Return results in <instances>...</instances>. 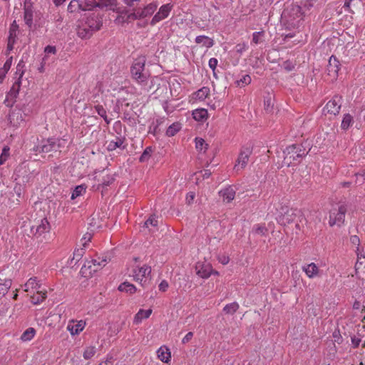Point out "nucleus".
Wrapping results in <instances>:
<instances>
[{
  "instance_id": "nucleus-26",
  "label": "nucleus",
  "mask_w": 365,
  "mask_h": 365,
  "mask_svg": "<svg viewBox=\"0 0 365 365\" xmlns=\"http://www.w3.org/2000/svg\"><path fill=\"white\" fill-rule=\"evenodd\" d=\"M193 118L198 122H204L208 118V113L205 108H197L192 111Z\"/></svg>"
},
{
  "instance_id": "nucleus-5",
  "label": "nucleus",
  "mask_w": 365,
  "mask_h": 365,
  "mask_svg": "<svg viewBox=\"0 0 365 365\" xmlns=\"http://www.w3.org/2000/svg\"><path fill=\"white\" fill-rule=\"evenodd\" d=\"M158 6L157 1H153L150 4L145 5L142 8L136 9L133 12L128 15V18L130 19H143L147 17H150L154 14Z\"/></svg>"
},
{
  "instance_id": "nucleus-9",
  "label": "nucleus",
  "mask_w": 365,
  "mask_h": 365,
  "mask_svg": "<svg viewBox=\"0 0 365 365\" xmlns=\"http://www.w3.org/2000/svg\"><path fill=\"white\" fill-rule=\"evenodd\" d=\"M107 263V258L103 257L102 258L98 257V259H93L91 261H88L86 264H84L81 272L85 276L91 275L93 273L96 272L99 267H104Z\"/></svg>"
},
{
  "instance_id": "nucleus-19",
  "label": "nucleus",
  "mask_w": 365,
  "mask_h": 365,
  "mask_svg": "<svg viewBox=\"0 0 365 365\" xmlns=\"http://www.w3.org/2000/svg\"><path fill=\"white\" fill-rule=\"evenodd\" d=\"M210 93V88L204 86L192 94L191 101L192 103L202 102L209 96Z\"/></svg>"
},
{
  "instance_id": "nucleus-25",
  "label": "nucleus",
  "mask_w": 365,
  "mask_h": 365,
  "mask_svg": "<svg viewBox=\"0 0 365 365\" xmlns=\"http://www.w3.org/2000/svg\"><path fill=\"white\" fill-rule=\"evenodd\" d=\"M340 63L336 57L331 56L329 60L328 71L330 75H333L334 77L337 76L339 71Z\"/></svg>"
},
{
  "instance_id": "nucleus-41",
  "label": "nucleus",
  "mask_w": 365,
  "mask_h": 365,
  "mask_svg": "<svg viewBox=\"0 0 365 365\" xmlns=\"http://www.w3.org/2000/svg\"><path fill=\"white\" fill-rule=\"evenodd\" d=\"M20 88V83L19 82H16L13 84L10 91L8 92L6 97L7 98H16L19 93Z\"/></svg>"
},
{
  "instance_id": "nucleus-18",
  "label": "nucleus",
  "mask_w": 365,
  "mask_h": 365,
  "mask_svg": "<svg viewBox=\"0 0 365 365\" xmlns=\"http://www.w3.org/2000/svg\"><path fill=\"white\" fill-rule=\"evenodd\" d=\"M197 274L203 279L208 278L212 273V265L206 262H198L195 265Z\"/></svg>"
},
{
  "instance_id": "nucleus-51",
  "label": "nucleus",
  "mask_w": 365,
  "mask_h": 365,
  "mask_svg": "<svg viewBox=\"0 0 365 365\" xmlns=\"http://www.w3.org/2000/svg\"><path fill=\"white\" fill-rule=\"evenodd\" d=\"M115 178L111 175H107L106 176L103 177V181H102V185L103 186H108L110 185L113 181Z\"/></svg>"
},
{
  "instance_id": "nucleus-14",
  "label": "nucleus",
  "mask_w": 365,
  "mask_h": 365,
  "mask_svg": "<svg viewBox=\"0 0 365 365\" xmlns=\"http://www.w3.org/2000/svg\"><path fill=\"white\" fill-rule=\"evenodd\" d=\"M60 147V140L56 138H48L42 141L41 145L37 147V150L41 153H49L57 150Z\"/></svg>"
},
{
  "instance_id": "nucleus-40",
  "label": "nucleus",
  "mask_w": 365,
  "mask_h": 365,
  "mask_svg": "<svg viewBox=\"0 0 365 365\" xmlns=\"http://www.w3.org/2000/svg\"><path fill=\"white\" fill-rule=\"evenodd\" d=\"M96 352V348L95 346H86L84 349L83 356L85 359H91Z\"/></svg>"
},
{
  "instance_id": "nucleus-17",
  "label": "nucleus",
  "mask_w": 365,
  "mask_h": 365,
  "mask_svg": "<svg viewBox=\"0 0 365 365\" xmlns=\"http://www.w3.org/2000/svg\"><path fill=\"white\" fill-rule=\"evenodd\" d=\"M50 225L46 218L41 219L31 228V233L35 236H41L44 233L48 232Z\"/></svg>"
},
{
  "instance_id": "nucleus-27",
  "label": "nucleus",
  "mask_w": 365,
  "mask_h": 365,
  "mask_svg": "<svg viewBox=\"0 0 365 365\" xmlns=\"http://www.w3.org/2000/svg\"><path fill=\"white\" fill-rule=\"evenodd\" d=\"M223 201L230 202L234 200L235 196V190L232 187H228L220 192Z\"/></svg>"
},
{
  "instance_id": "nucleus-35",
  "label": "nucleus",
  "mask_w": 365,
  "mask_h": 365,
  "mask_svg": "<svg viewBox=\"0 0 365 365\" xmlns=\"http://www.w3.org/2000/svg\"><path fill=\"white\" fill-rule=\"evenodd\" d=\"M195 142L196 149L200 153H205L208 145L205 143V140L201 138H195Z\"/></svg>"
},
{
  "instance_id": "nucleus-60",
  "label": "nucleus",
  "mask_w": 365,
  "mask_h": 365,
  "mask_svg": "<svg viewBox=\"0 0 365 365\" xmlns=\"http://www.w3.org/2000/svg\"><path fill=\"white\" fill-rule=\"evenodd\" d=\"M218 261H219L221 264H222L225 265V264H228V263H229V262H230V258H229V257H227V256H226V255L219 256V257H218Z\"/></svg>"
},
{
  "instance_id": "nucleus-4",
  "label": "nucleus",
  "mask_w": 365,
  "mask_h": 365,
  "mask_svg": "<svg viewBox=\"0 0 365 365\" xmlns=\"http://www.w3.org/2000/svg\"><path fill=\"white\" fill-rule=\"evenodd\" d=\"M151 267L147 264L137 266L134 267L130 275L133 279L140 284L141 286L145 287L151 279Z\"/></svg>"
},
{
  "instance_id": "nucleus-36",
  "label": "nucleus",
  "mask_w": 365,
  "mask_h": 365,
  "mask_svg": "<svg viewBox=\"0 0 365 365\" xmlns=\"http://www.w3.org/2000/svg\"><path fill=\"white\" fill-rule=\"evenodd\" d=\"M123 141L120 138L116 139V140H111L108 142L107 145V149L109 151L115 150L116 148H122L124 149V146H123Z\"/></svg>"
},
{
  "instance_id": "nucleus-11",
  "label": "nucleus",
  "mask_w": 365,
  "mask_h": 365,
  "mask_svg": "<svg viewBox=\"0 0 365 365\" xmlns=\"http://www.w3.org/2000/svg\"><path fill=\"white\" fill-rule=\"evenodd\" d=\"M342 99L341 96H334L331 100H329L323 108L324 113H329L334 115L339 114Z\"/></svg>"
},
{
  "instance_id": "nucleus-56",
  "label": "nucleus",
  "mask_w": 365,
  "mask_h": 365,
  "mask_svg": "<svg viewBox=\"0 0 365 365\" xmlns=\"http://www.w3.org/2000/svg\"><path fill=\"white\" fill-rule=\"evenodd\" d=\"M195 197V193L194 192H189L186 195V197H185L186 203L188 205L192 204Z\"/></svg>"
},
{
  "instance_id": "nucleus-8",
  "label": "nucleus",
  "mask_w": 365,
  "mask_h": 365,
  "mask_svg": "<svg viewBox=\"0 0 365 365\" xmlns=\"http://www.w3.org/2000/svg\"><path fill=\"white\" fill-rule=\"evenodd\" d=\"M98 6V4L95 0H72L68 6V10L71 13L91 11Z\"/></svg>"
},
{
  "instance_id": "nucleus-12",
  "label": "nucleus",
  "mask_w": 365,
  "mask_h": 365,
  "mask_svg": "<svg viewBox=\"0 0 365 365\" xmlns=\"http://www.w3.org/2000/svg\"><path fill=\"white\" fill-rule=\"evenodd\" d=\"M252 152V150L250 145H246L242 148L235 165V168L236 170H238L246 167Z\"/></svg>"
},
{
  "instance_id": "nucleus-62",
  "label": "nucleus",
  "mask_w": 365,
  "mask_h": 365,
  "mask_svg": "<svg viewBox=\"0 0 365 365\" xmlns=\"http://www.w3.org/2000/svg\"><path fill=\"white\" fill-rule=\"evenodd\" d=\"M16 40L8 38L7 50L11 51L14 48Z\"/></svg>"
},
{
  "instance_id": "nucleus-1",
  "label": "nucleus",
  "mask_w": 365,
  "mask_h": 365,
  "mask_svg": "<svg viewBox=\"0 0 365 365\" xmlns=\"http://www.w3.org/2000/svg\"><path fill=\"white\" fill-rule=\"evenodd\" d=\"M315 0H302V6L292 4L282 12V16L292 27H297L309 11L314 6Z\"/></svg>"
},
{
  "instance_id": "nucleus-59",
  "label": "nucleus",
  "mask_w": 365,
  "mask_h": 365,
  "mask_svg": "<svg viewBox=\"0 0 365 365\" xmlns=\"http://www.w3.org/2000/svg\"><path fill=\"white\" fill-rule=\"evenodd\" d=\"M236 51L239 53H242L247 50V45L245 43H239L235 46Z\"/></svg>"
},
{
  "instance_id": "nucleus-54",
  "label": "nucleus",
  "mask_w": 365,
  "mask_h": 365,
  "mask_svg": "<svg viewBox=\"0 0 365 365\" xmlns=\"http://www.w3.org/2000/svg\"><path fill=\"white\" fill-rule=\"evenodd\" d=\"M169 284L166 280H162L158 285V289L160 292H165L168 290Z\"/></svg>"
},
{
  "instance_id": "nucleus-21",
  "label": "nucleus",
  "mask_w": 365,
  "mask_h": 365,
  "mask_svg": "<svg viewBox=\"0 0 365 365\" xmlns=\"http://www.w3.org/2000/svg\"><path fill=\"white\" fill-rule=\"evenodd\" d=\"M152 312V309H140L133 317V324L136 325L140 324L143 320L147 319L150 317Z\"/></svg>"
},
{
  "instance_id": "nucleus-42",
  "label": "nucleus",
  "mask_w": 365,
  "mask_h": 365,
  "mask_svg": "<svg viewBox=\"0 0 365 365\" xmlns=\"http://www.w3.org/2000/svg\"><path fill=\"white\" fill-rule=\"evenodd\" d=\"M239 309V304L237 302H232L225 306L223 311L226 314H232Z\"/></svg>"
},
{
  "instance_id": "nucleus-61",
  "label": "nucleus",
  "mask_w": 365,
  "mask_h": 365,
  "mask_svg": "<svg viewBox=\"0 0 365 365\" xmlns=\"http://www.w3.org/2000/svg\"><path fill=\"white\" fill-rule=\"evenodd\" d=\"M193 336V333L192 331H189L182 339V344H186L189 342Z\"/></svg>"
},
{
  "instance_id": "nucleus-58",
  "label": "nucleus",
  "mask_w": 365,
  "mask_h": 365,
  "mask_svg": "<svg viewBox=\"0 0 365 365\" xmlns=\"http://www.w3.org/2000/svg\"><path fill=\"white\" fill-rule=\"evenodd\" d=\"M217 59L215 58H211L210 60H209V62H208V65H209V67L212 70V71H215L217 66Z\"/></svg>"
},
{
  "instance_id": "nucleus-13",
  "label": "nucleus",
  "mask_w": 365,
  "mask_h": 365,
  "mask_svg": "<svg viewBox=\"0 0 365 365\" xmlns=\"http://www.w3.org/2000/svg\"><path fill=\"white\" fill-rule=\"evenodd\" d=\"M86 16L83 24L93 31L99 30L102 26V21L99 14L96 12H91L86 14Z\"/></svg>"
},
{
  "instance_id": "nucleus-43",
  "label": "nucleus",
  "mask_w": 365,
  "mask_h": 365,
  "mask_svg": "<svg viewBox=\"0 0 365 365\" xmlns=\"http://www.w3.org/2000/svg\"><path fill=\"white\" fill-rule=\"evenodd\" d=\"M251 77L250 75H244L242 76L240 79L237 81L236 83L238 86H244L245 85H248L251 83Z\"/></svg>"
},
{
  "instance_id": "nucleus-57",
  "label": "nucleus",
  "mask_w": 365,
  "mask_h": 365,
  "mask_svg": "<svg viewBox=\"0 0 365 365\" xmlns=\"http://www.w3.org/2000/svg\"><path fill=\"white\" fill-rule=\"evenodd\" d=\"M11 64H12V57H10L6 61L3 67L1 68L3 70H5V71L8 72L11 66Z\"/></svg>"
},
{
  "instance_id": "nucleus-29",
  "label": "nucleus",
  "mask_w": 365,
  "mask_h": 365,
  "mask_svg": "<svg viewBox=\"0 0 365 365\" xmlns=\"http://www.w3.org/2000/svg\"><path fill=\"white\" fill-rule=\"evenodd\" d=\"M36 293L31 296V302L34 304H39L46 298V291L45 289H41L36 292Z\"/></svg>"
},
{
  "instance_id": "nucleus-44",
  "label": "nucleus",
  "mask_w": 365,
  "mask_h": 365,
  "mask_svg": "<svg viewBox=\"0 0 365 365\" xmlns=\"http://www.w3.org/2000/svg\"><path fill=\"white\" fill-rule=\"evenodd\" d=\"M264 31H257L252 34V42L255 44H259L262 42V37L264 36Z\"/></svg>"
},
{
  "instance_id": "nucleus-22",
  "label": "nucleus",
  "mask_w": 365,
  "mask_h": 365,
  "mask_svg": "<svg viewBox=\"0 0 365 365\" xmlns=\"http://www.w3.org/2000/svg\"><path fill=\"white\" fill-rule=\"evenodd\" d=\"M356 274L359 278H365V257L358 255L357 261L355 264Z\"/></svg>"
},
{
  "instance_id": "nucleus-53",
  "label": "nucleus",
  "mask_w": 365,
  "mask_h": 365,
  "mask_svg": "<svg viewBox=\"0 0 365 365\" xmlns=\"http://www.w3.org/2000/svg\"><path fill=\"white\" fill-rule=\"evenodd\" d=\"M253 232L255 234L264 235H265V232H267V229L264 226L257 225L254 227Z\"/></svg>"
},
{
  "instance_id": "nucleus-23",
  "label": "nucleus",
  "mask_w": 365,
  "mask_h": 365,
  "mask_svg": "<svg viewBox=\"0 0 365 365\" xmlns=\"http://www.w3.org/2000/svg\"><path fill=\"white\" fill-rule=\"evenodd\" d=\"M158 358L164 363H169L171 360V352L168 346H161L157 350Z\"/></svg>"
},
{
  "instance_id": "nucleus-20",
  "label": "nucleus",
  "mask_w": 365,
  "mask_h": 365,
  "mask_svg": "<svg viewBox=\"0 0 365 365\" xmlns=\"http://www.w3.org/2000/svg\"><path fill=\"white\" fill-rule=\"evenodd\" d=\"M41 283L37 277H31L24 284V291L26 292H36L41 290Z\"/></svg>"
},
{
  "instance_id": "nucleus-2",
  "label": "nucleus",
  "mask_w": 365,
  "mask_h": 365,
  "mask_svg": "<svg viewBox=\"0 0 365 365\" xmlns=\"http://www.w3.org/2000/svg\"><path fill=\"white\" fill-rule=\"evenodd\" d=\"M284 163L287 166L295 165L306 155L305 149L301 145H292L284 150Z\"/></svg>"
},
{
  "instance_id": "nucleus-33",
  "label": "nucleus",
  "mask_w": 365,
  "mask_h": 365,
  "mask_svg": "<svg viewBox=\"0 0 365 365\" xmlns=\"http://www.w3.org/2000/svg\"><path fill=\"white\" fill-rule=\"evenodd\" d=\"M87 187L85 185H80L75 187L71 194V199L74 200L86 193Z\"/></svg>"
},
{
  "instance_id": "nucleus-46",
  "label": "nucleus",
  "mask_w": 365,
  "mask_h": 365,
  "mask_svg": "<svg viewBox=\"0 0 365 365\" xmlns=\"http://www.w3.org/2000/svg\"><path fill=\"white\" fill-rule=\"evenodd\" d=\"M83 254H84V251H83V248L76 250L74 251V252H73V258L71 259V262L75 260L76 262H75L74 264H76L81 259V257H83ZM71 264H72V262H71Z\"/></svg>"
},
{
  "instance_id": "nucleus-64",
  "label": "nucleus",
  "mask_w": 365,
  "mask_h": 365,
  "mask_svg": "<svg viewBox=\"0 0 365 365\" xmlns=\"http://www.w3.org/2000/svg\"><path fill=\"white\" fill-rule=\"evenodd\" d=\"M197 175H202L203 176V178H208L210 175H211V173L210 170H204L203 172L202 171H200V173H197Z\"/></svg>"
},
{
  "instance_id": "nucleus-6",
  "label": "nucleus",
  "mask_w": 365,
  "mask_h": 365,
  "mask_svg": "<svg viewBox=\"0 0 365 365\" xmlns=\"http://www.w3.org/2000/svg\"><path fill=\"white\" fill-rule=\"evenodd\" d=\"M346 207L345 205H337L334 207L329 213V224L331 227L337 225L340 227L344 222Z\"/></svg>"
},
{
  "instance_id": "nucleus-39",
  "label": "nucleus",
  "mask_w": 365,
  "mask_h": 365,
  "mask_svg": "<svg viewBox=\"0 0 365 365\" xmlns=\"http://www.w3.org/2000/svg\"><path fill=\"white\" fill-rule=\"evenodd\" d=\"M352 123H353L352 116L349 113L345 114V115H344L341 127L343 130H347L352 125Z\"/></svg>"
},
{
  "instance_id": "nucleus-32",
  "label": "nucleus",
  "mask_w": 365,
  "mask_h": 365,
  "mask_svg": "<svg viewBox=\"0 0 365 365\" xmlns=\"http://www.w3.org/2000/svg\"><path fill=\"white\" fill-rule=\"evenodd\" d=\"M118 289L120 292H124L129 294H133L136 292L135 286L127 282L121 283L118 287Z\"/></svg>"
},
{
  "instance_id": "nucleus-49",
  "label": "nucleus",
  "mask_w": 365,
  "mask_h": 365,
  "mask_svg": "<svg viewBox=\"0 0 365 365\" xmlns=\"http://www.w3.org/2000/svg\"><path fill=\"white\" fill-rule=\"evenodd\" d=\"M152 151H153V150L150 147L146 148L145 150L143 151V153H142V155L140 157V162L146 161L150 156Z\"/></svg>"
},
{
  "instance_id": "nucleus-31",
  "label": "nucleus",
  "mask_w": 365,
  "mask_h": 365,
  "mask_svg": "<svg viewBox=\"0 0 365 365\" xmlns=\"http://www.w3.org/2000/svg\"><path fill=\"white\" fill-rule=\"evenodd\" d=\"M93 31L90 28L86 26L83 24L78 29V36L81 38H88L92 36Z\"/></svg>"
},
{
  "instance_id": "nucleus-38",
  "label": "nucleus",
  "mask_w": 365,
  "mask_h": 365,
  "mask_svg": "<svg viewBox=\"0 0 365 365\" xmlns=\"http://www.w3.org/2000/svg\"><path fill=\"white\" fill-rule=\"evenodd\" d=\"M180 128L181 127L180 123H174L168 128L166 135L169 137L174 136L180 130Z\"/></svg>"
},
{
  "instance_id": "nucleus-10",
  "label": "nucleus",
  "mask_w": 365,
  "mask_h": 365,
  "mask_svg": "<svg viewBox=\"0 0 365 365\" xmlns=\"http://www.w3.org/2000/svg\"><path fill=\"white\" fill-rule=\"evenodd\" d=\"M173 9V4L170 3L165 4L160 6L158 11L153 16L150 23V25L154 26L161 21L167 19Z\"/></svg>"
},
{
  "instance_id": "nucleus-15",
  "label": "nucleus",
  "mask_w": 365,
  "mask_h": 365,
  "mask_svg": "<svg viewBox=\"0 0 365 365\" xmlns=\"http://www.w3.org/2000/svg\"><path fill=\"white\" fill-rule=\"evenodd\" d=\"M86 322L85 320H74L68 321L66 329L70 332L71 336L78 335L86 327Z\"/></svg>"
},
{
  "instance_id": "nucleus-45",
  "label": "nucleus",
  "mask_w": 365,
  "mask_h": 365,
  "mask_svg": "<svg viewBox=\"0 0 365 365\" xmlns=\"http://www.w3.org/2000/svg\"><path fill=\"white\" fill-rule=\"evenodd\" d=\"M17 31H18V25L16 24V21H14L12 23V24L11 25V27L9 29V38L16 40Z\"/></svg>"
},
{
  "instance_id": "nucleus-50",
  "label": "nucleus",
  "mask_w": 365,
  "mask_h": 365,
  "mask_svg": "<svg viewBox=\"0 0 365 365\" xmlns=\"http://www.w3.org/2000/svg\"><path fill=\"white\" fill-rule=\"evenodd\" d=\"M44 52H45L46 56L43 58V61L46 60V58L47 57V56H48L50 54H56V48L54 46H50V45L47 46L44 48Z\"/></svg>"
},
{
  "instance_id": "nucleus-55",
  "label": "nucleus",
  "mask_w": 365,
  "mask_h": 365,
  "mask_svg": "<svg viewBox=\"0 0 365 365\" xmlns=\"http://www.w3.org/2000/svg\"><path fill=\"white\" fill-rule=\"evenodd\" d=\"M163 108L168 114L172 113L175 109V107L171 106L169 102L168 101L163 103Z\"/></svg>"
},
{
  "instance_id": "nucleus-47",
  "label": "nucleus",
  "mask_w": 365,
  "mask_h": 365,
  "mask_svg": "<svg viewBox=\"0 0 365 365\" xmlns=\"http://www.w3.org/2000/svg\"><path fill=\"white\" fill-rule=\"evenodd\" d=\"M9 156V148L7 146H5L3 148L2 153L0 155V165H3L6 161Z\"/></svg>"
},
{
  "instance_id": "nucleus-34",
  "label": "nucleus",
  "mask_w": 365,
  "mask_h": 365,
  "mask_svg": "<svg viewBox=\"0 0 365 365\" xmlns=\"http://www.w3.org/2000/svg\"><path fill=\"white\" fill-rule=\"evenodd\" d=\"M11 286V280L9 279H0V295H4Z\"/></svg>"
},
{
  "instance_id": "nucleus-37",
  "label": "nucleus",
  "mask_w": 365,
  "mask_h": 365,
  "mask_svg": "<svg viewBox=\"0 0 365 365\" xmlns=\"http://www.w3.org/2000/svg\"><path fill=\"white\" fill-rule=\"evenodd\" d=\"M95 110L97 113L103 118L107 124L110 123L111 119L108 118L106 109L101 105H97L95 106Z\"/></svg>"
},
{
  "instance_id": "nucleus-30",
  "label": "nucleus",
  "mask_w": 365,
  "mask_h": 365,
  "mask_svg": "<svg viewBox=\"0 0 365 365\" xmlns=\"http://www.w3.org/2000/svg\"><path fill=\"white\" fill-rule=\"evenodd\" d=\"M36 329L33 327H29L26 329L21 335L20 340L22 342H28L34 339L36 335Z\"/></svg>"
},
{
  "instance_id": "nucleus-24",
  "label": "nucleus",
  "mask_w": 365,
  "mask_h": 365,
  "mask_svg": "<svg viewBox=\"0 0 365 365\" xmlns=\"http://www.w3.org/2000/svg\"><path fill=\"white\" fill-rule=\"evenodd\" d=\"M34 11L32 6L27 3L26 1L24 3V21L26 24L31 27L33 24Z\"/></svg>"
},
{
  "instance_id": "nucleus-48",
  "label": "nucleus",
  "mask_w": 365,
  "mask_h": 365,
  "mask_svg": "<svg viewBox=\"0 0 365 365\" xmlns=\"http://www.w3.org/2000/svg\"><path fill=\"white\" fill-rule=\"evenodd\" d=\"M158 225V220L155 215L150 216L145 222V226L147 228H150V227H155Z\"/></svg>"
},
{
  "instance_id": "nucleus-28",
  "label": "nucleus",
  "mask_w": 365,
  "mask_h": 365,
  "mask_svg": "<svg viewBox=\"0 0 365 365\" xmlns=\"http://www.w3.org/2000/svg\"><path fill=\"white\" fill-rule=\"evenodd\" d=\"M195 42L198 44H202V46L207 48H210L214 45L213 39L207 36H197L195 38Z\"/></svg>"
},
{
  "instance_id": "nucleus-16",
  "label": "nucleus",
  "mask_w": 365,
  "mask_h": 365,
  "mask_svg": "<svg viewBox=\"0 0 365 365\" xmlns=\"http://www.w3.org/2000/svg\"><path fill=\"white\" fill-rule=\"evenodd\" d=\"M302 269L309 279L319 277L322 272L319 267L314 262L304 264Z\"/></svg>"
},
{
  "instance_id": "nucleus-52",
  "label": "nucleus",
  "mask_w": 365,
  "mask_h": 365,
  "mask_svg": "<svg viewBox=\"0 0 365 365\" xmlns=\"http://www.w3.org/2000/svg\"><path fill=\"white\" fill-rule=\"evenodd\" d=\"M273 106V103L271 97H267L264 100V107L267 111H269Z\"/></svg>"
},
{
  "instance_id": "nucleus-7",
  "label": "nucleus",
  "mask_w": 365,
  "mask_h": 365,
  "mask_svg": "<svg viewBox=\"0 0 365 365\" xmlns=\"http://www.w3.org/2000/svg\"><path fill=\"white\" fill-rule=\"evenodd\" d=\"M8 120L9 127L14 133L25 123V114L21 108L16 107L11 110Z\"/></svg>"
},
{
  "instance_id": "nucleus-3",
  "label": "nucleus",
  "mask_w": 365,
  "mask_h": 365,
  "mask_svg": "<svg viewBox=\"0 0 365 365\" xmlns=\"http://www.w3.org/2000/svg\"><path fill=\"white\" fill-rule=\"evenodd\" d=\"M145 58L139 57L134 61L130 68L132 77L138 83H145L149 77V74L145 71Z\"/></svg>"
},
{
  "instance_id": "nucleus-63",
  "label": "nucleus",
  "mask_w": 365,
  "mask_h": 365,
  "mask_svg": "<svg viewBox=\"0 0 365 365\" xmlns=\"http://www.w3.org/2000/svg\"><path fill=\"white\" fill-rule=\"evenodd\" d=\"M360 342H361V339L359 338L356 337V336L351 338V343L354 347L358 346L359 345Z\"/></svg>"
}]
</instances>
